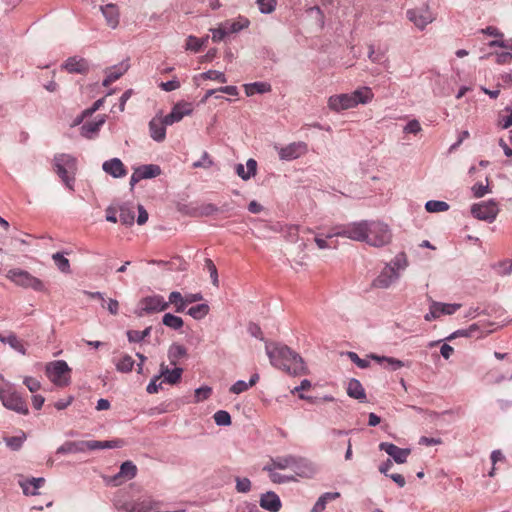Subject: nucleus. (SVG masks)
Segmentation results:
<instances>
[{
    "mask_svg": "<svg viewBox=\"0 0 512 512\" xmlns=\"http://www.w3.org/2000/svg\"><path fill=\"white\" fill-rule=\"evenodd\" d=\"M212 394V388L209 386H202L195 390L194 402L199 403L208 399Z\"/></svg>",
    "mask_w": 512,
    "mask_h": 512,
    "instance_id": "nucleus-52",
    "label": "nucleus"
},
{
    "mask_svg": "<svg viewBox=\"0 0 512 512\" xmlns=\"http://www.w3.org/2000/svg\"><path fill=\"white\" fill-rule=\"evenodd\" d=\"M187 313L196 320L203 319L209 313V306L205 303L192 306Z\"/></svg>",
    "mask_w": 512,
    "mask_h": 512,
    "instance_id": "nucleus-44",
    "label": "nucleus"
},
{
    "mask_svg": "<svg viewBox=\"0 0 512 512\" xmlns=\"http://www.w3.org/2000/svg\"><path fill=\"white\" fill-rule=\"evenodd\" d=\"M149 505L146 501L135 502L126 508L127 512H146L149 509Z\"/></svg>",
    "mask_w": 512,
    "mask_h": 512,
    "instance_id": "nucleus-62",
    "label": "nucleus"
},
{
    "mask_svg": "<svg viewBox=\"0 0 512 512\" xmlns=\"http://www.w3.org/2000/svg\"><path fill=\"white\" fill-rule=\"evenodd\" d=\"M259 504L261 508L269 512H278L282 507L279 496L272 491H268L262 494L260 497Z\"/></svg>",
    "mask_w": 512,
    "mask_h": 512,
    "instance_id": "nucleus-20",
    "label": "nucleus"
},
{
    "mask_svg": "<svg viewBox=\"0 0 512 512\" xmlns=\"http://www.w3.org/2000/svg\"><path fill=\"white\" fill-rule=\"evenodd\" d=\"M167 308L168 303H166L163 296L151 295L146 296L139 301L137 308L135 309V314L138 317H143L147 314L165 311Z\"/></svg>",
    "mask_w": 512,
    "mask_h": 512,
    "instance_id": "nucleus-11",
    "label": "nucleus"
},
{
    "mask_svg": "<svg viewBox=\"0 0 512 512\" xmlns=\"http://www.w3.org/2000/svg\"><path fill=\"white\" fill-rule=\"evenodd\" d=\"M422 130L420 122L416 119L410 120L403 128V132L407 134H418Z\"/></svg>",
    "mask_w": 512,
    "mask_h": 512,
    "instance_id": "nucleus-58",
    "label": "nucleus"
},
{
    "mask_svg": "<svg viewBox=\"0 0 512 512\" xmlns=\"http://www.w3.org/2000/svg\"><path fill=\"white\" fill-rule=\"evenodd\" d=\"M258 8L263 14H270L276 9V0H256Z\"/></svg>",
    "mask_w": 512,
    "mask_h": 512,
    "instance_id": "nucleus-49",
    "label": "nucleus"
},
{
    "mask_svg": "<svg viewBox=\"0 0 512 512\" xmlns=\"http://www.w3.org/2000/svg\"><path fill=\"white\" fill-rule=\"evenodd\" d=\"M223 24L227 27L228 34H229V33L239 32L240 30L248 27L249 21L247 19H245L243 23L226 21Z\"/></svg>",
    "mask_w": 512,
    "mask_h": 512,
    "instance_id": "nucleus-57",
    "label": "nucleus"
},
{
    "mask_svg": "<svg viewBox=\"0 0 512 512\" xmlns=\"http://www.w3.org/2000/svg\"><path fill=\"white\" fill-rule=\"evenodd\" d=\"M263 469L269 473V477L273 483L281 484L295 480L294 476H286L275 472L274 470L276 468L273 467L272 463L270 465H266Z\"/></svg>",
    "mask_w": 512,
    "mask_h": 512,
    "instance_id": "nucleus-39",
    "label": "nucleus"
},
{
    "mask_svg": "<svg viewBox=\"0 0 512 512\" xmlns=\"http://www.w3.org/2000/svg\"><path fill=\"white\" fill-rule=\"evenodd\" d=\"M105 116H99L95 121H90L81 126V135L85 138L92 139L97 135L100 128L105 123Z\"/></svg>",
    "mask_w": 512,
    "mask_h": 512,
    "instance_id": "nucleus-25",
    "label": "nucleus"
},
{
    "mask_svg": "<svg viewBox=\"0 0 512 512\" xmlns=\"http://www.w3.org/2000/svg\"><path fill=\"white\" fill-rule=\"evenodd\" d=\"M400 278V273L394 271L387 265L382 269L379 275L372 281V286L378 289H387Z\"/></svg>",
    "mask_w": 512,
    "mask_h": 512,
    "instance_id": "nucleus-15",
    "label": "nucleus"
},
{
    "mask_svg": "<svg viewBox=\"0 0 512 512\" xmlns=\"http://www.w3.org/2000/svg\"><path fill=\"white\" fill-rule=\"evenodd\" d=\"M347 355L349 359L361 369H365L370 365V361L368 359L360 358L355 352H348Z\"/></svg>",
    "mask_w": 512,
    "mask_h": 512,
    "instance_id": "nucleus-60",
    "label": "nucleus"
},
{
    "mask_svg": "<svg viewBox=\"0 0 512 512\" xmlns=\"http://www.w3.org/2000/svg\"><path fill=\"white\" fill-rule=\"evenodd\" d=\"M205 266L210 273V277H211L213 285L218 287L219 279H218V273H217V268H216L215 264L213 263V261L211 259L207 258L205 260Z\"/></svg>",
    "mask_w": 512,
    "mask_h": 512,
    "instance_id": "nucleus-56",
    "label": "nucleus"
},
{
    "mask_svg": "<svg viewBox=\"0 0 512 512\" xmlns=\"http://www.w3.org/2000/svg\"><path fill=\"white\" fill-rule=\"evenodd\" d=\"M166 303H168V306L170 304L173 305L175 312H177V313H182L186 309L185 295L183 296L178 291H172L169 294L168 301H166Z\"/></svg>",
    "mask_w": 512,
    "mask_h": 512,
    "instance_id": "nucleus-32",
    "label": "nucleus"
},
{
    "mask_svg": "<svg viewBox=\"0 0 512 512\" xmlns=\"http://www.w3.org/2000/svg\"><path fill=\"white\" fill-rule=\"evenodd\" d=\"M52 259L57 268L63 273H70L69 260L60 252L54 253Z\"/></svg>",
    "mask_w": 512,
    "mask_h": 512,
    "instance_id": "nucleus-46",
    "label": "nucleus"
},
{
    "mask_svg": "<svg viewBox=\"0 0 512 512\" xmlns=\"http://www.w3.org/2000/svg\"><path fill=\"white\" fill-rule=\"evenodd\" d=\"M245 93L247 96H252L255 93H267L271 91V85L267 82H254L244 85Z\"/></svg>",
    "mask_w": 512,
    "mask_h": 512,
    "instance_id": "nucleus-34",
    "label": "nucleus"
},
{
    "mask_svg": "<svg viewBox=\"0 0 512 512\" xmlns=\"http://www.w3.org/2000/svg\"><path fill=\"white\" fill-rule=\"evenodd\" d=\"M124 446L122 439H115L109 441H98V440H79V441H66L60 447L57 448V454H76L84 453L86 451L98 450V449H114L121 448Z\"/></svg>",
    "mask_w": 512,
    "mask_h": 512,
    "instance_id": "nucleus-3",
    "label": "nucleus"
},
{
    "mask_svg": "<svg viewBox=\"0 0 512 512\" xmlns=\"http://www.w3.org/2000/svg\"><path fill=\"white\" fill-rule=\"evenodd\" d=\"M274 468L291 469L297 476L310 478L316 472L315 465L307 458L295 455L277 456L271 459Z\"/></svg>",
    "mask_w": 512,
    "mask_h": 512,
    "instance_id": "nucleus-2",
    "label": "nucleus"
},
{
    "mask_svg": "<svg viewBox=\"0 0 512 512\" xmlns=\"http://www.w3.org/2000/svg\"><path fill=\"white\" fill-rule=\"evenodd\" d=\"M251 489V481L244 477V478H240V477H237L236 478V490L237 492L239 493H247L249 492Z\"/></svg>",
    "mask_w": 512,
    "mask_h": 512,
    "instance_id": "nucleus-59",
    "label": "nucleus"
},
{
    "mask_svg": "<svg viewBox=\"0 0 512 512\" xmlns=\"http://www.w3.org/2000/svg\"><path fill=\"white\" fill-rule=\"evenodd\" d=\"M425 209L431 213L444 212L449 209V205L445 201L429 200L425 204Z\"/></svg>",
    "mask_w": 512,
    "mask_h": 512,
    "instance_id": "nucleus-47",
    "label": "nucleus"
},
{
    "mask_svg": "<svg viewBox=\"0 0 512 512\" xmlns=\"http://www.w3.org/2000/svg\"><path fill=\"white\" fill-rule=\"evenodd\" d=\"M369 51H368V58L372 63H381L384 56H385V50H376L373 45H369Z\"/></svg>",
    "mask_w": 512,
    "mask_h": 512,
    "instance_id": "nucleus-53",
    "label": "nucleus"
},
{
    "mask_svg": "<svg viewBox=\"0 0 512 512\" xmlns=\"http://www.w3.org/2000/svg\"><path fill=\"white\" fill-rule=\"evenodd\" d=\"M369 357L379 363H384V367L392 371H396L405 366L403 361L393 357L378 356L376 354H371Z\"/></svg>",
    "mask_w": 512,
    "mask_h": 512,
    "instance_id": "nucleus-29",
    "label": "nucleus"
},
{
    "mask_svg": "<svg viewBox=\"0 0 512 512\" xmlns=\"http://www.w3.org/2000/svg\"><path fill=\"white\" fill-rule=\"evenodd\" d=\"M142 179H150L161 174V168L155 164L142 165L136 168Z\"/></svg>",
    "mask_w": 512,
    "mask_h": 512,
    "instance_id": "nucleus-38",
    "label": "nucleus"
},
{
    "mask_svg": "<svg viewBox=\"0 0 512 512\" xmlns=\"http://www.w3.org/2000/svg\"><path fill=\"white\" fill-rule=\"evenodd\" d=\"M408 265L407 258L405 253H399L397 254L390 263L387 264L388 267L393 268L394 271H397L400 273V271H403L406 269Z\"/></svg>",
    "mask_w": 512,
    "mask_h": 512,
    "instance_id": "nucleus-45",
    "label": "nucleus"
},
{
    "mask_svg": "<svg viewBox=\"0 0 512 512\" xmlns=\"http://www.w3.org/2000/svg\"><path fill=\"white\" fill-rule=\"evenodd\" d=\"M23 382L27 386L29 391L33 392V393L38 391L40 389V387H41L40 382L37 379L33 378V377H25Z\"/></svg>",
    "mask_w": 512,
    "mask_h": 512,
    "instance_id": "nucleus-64",
    "label": "nucleus"
},
{
    "mask_svg": "<svg viewBox=\"0 0 512 512\" xmlns=\"http://www.w3.org/2000/svg\"><path fill=\"white\" fill-rule=\"evenodd\" d=\"M187 355V349L178 343H173L168 350V359L174 366L177 365L180 358Z\"/></svg>",
    "mask_w": 512,
    "mask_h": 512,
    "instance_id": "nucleus-31",
    "label": "nucleus"
},
{
    "mask_svg": "<svg viewBox=\"0 0 512 512\" xmlns=\"http://www.w3.org/2000/svg\"><path fill=\"white\" fill-rule=\"evenodd\" d=\"M433 307L437 310V317L439 318L441 315H452L454 314L460 307V304H446L440 302H432Z\"/></svg>",
    "mask_w": 512,
    "mask_h": 512,
    "instance_id": "nucleus-37",
    "label": "nucleus"
},
{
    "mask_svg": "<svg viewBox=\"0 0 512 512\" xmlns=\"http://www.w3.org/2000/svg\"><path fill=\"white\" fill-rule=\"evenodd\" d=\"M182 372V368L175 367L174 369L170 370L167 366L161 364L160 377H163L164 382L169 384H176L180 381Z\"/></svg>",
    "mask_w": 512,
    "mask_h": 512,
    "instance_id": "nucleus-28",
    "label": "nucleus"
},
{
    "mask_svg": "<svg viewBox=\"0 0 512 512\" xmlns=\"http://www.w3.org/2000/svg\"><path fill=\"white\" fill-rule=\"evenodd\" d=\"M103 170L114 178L124 177L127 174L124 164L119 158H112L102 165Z\"/></svg>",
    "mask_w": 512,
    "mask_h": 512,
    "instance_id": "nucleus-22",
    "label": "nucleus"
},
{
    "mask_svg": "<svg viewBox=\"0 0 512 512\" xmlns=\"http://www.w3.org/2000/svg\"><path fill=\"white\" fill-rule=\"evenodd\" d=\"M129 68L128 61H123L117 65L106 69V78L103 80V86L108 87L110 84L118 80Z\"/></svg>",
    "mask_w": 512,
    "mask_h": 512,
    "instance_id": "nucleus-19",
    "label": "nucleus"
},
{
    "mask_svg": "<svg viewBox=\"0 0 512 512\" xmlns=\"http://www.w3.org/2000/svg\"><path fill=\"white\" fill-rule=\"evenodd\" d=\"M213 42L222 41L228 35L227 27L222 23L219 27L210 29Z\"/></svg>",
    "mask_w": 512,
    "mask_h": 512,
    "instance_id": "nucleus-55",
    "label": "nucleus"
},
{
    "mask_svg": "<svg viewBox=\"0 0 512 512\" xmlns=\"http://www.w3.org/2000/svg\"><path fill=\"white\" fill-rule=\"evenodd\" d=\"M218 212H219V208L216 205L211 204V203L204 204L200 207V215H202V216H211Z\"/></svg>",
    "mask_w": 512,
    "mask_h": 512,
    "instance_id": "nucleus-63",
    "label": "nucleus"
},
{
    "mask_svg": "<svg viewBox=\"0 0 512 512\" xmlns=\"http://www.w3.org/2000/svg\"><path fill=\"white\" fill-rule=\"evenodd\" d=\"M70 373L71 369L64 360H56L46 366V375L56 386H67L70 383Z\"/></svg>",
    "mask_w": 512,
    "mask_h": 512,
    "instance_id": "nucleus-9",
    "label": "nucleus"
},
{
    "mask_svg": "<svg viewBox=\"0 0 512 512\" xmlns=\"http://www.w3.org/2000/svg\"><path fill=\"white\" fill-rule=\"evenodd\" d=\"M471 190L475 198H482L483 196L490 192V187L488 183H476L472 186Z\"/></svg>",
    "mask_w": 512,
    "mask_h": 512,
    "instance_id": "nucleus-54",
    "label": "nucleus"
},
{
    "mask_svg": "<svg viewBox=\"0 0 512 512\" xmlns=\"http://www.w3.org/2000/svg\"><path fill=\"white\" fill-rule=\"evenodd\" d=\"M406 16L420 30L434 21V17L427 6L409 9Z\"/></svg>",
    "mask_w": 512,
    "mask_h": 512,
    "instance_id": "nucleus-13",
    "label": "nucleus"
},
{
    "mask_svg": "<svg viewBox=\"0 0 512 512\" xmlns=\"http://www.w3.org/2000/svg\"><path fill=\"white\" fill-rule=\"evenodd\" d=\"M207 41L208 36L204 38H197L193 35H190L186 39L185 50L197 53L202 49L203 46H205Z\"/></svg>",
    "mask_w": 512,
    "mask_h": 512,
    "instance_id": "nucleus-36",
    "label": "nucleus"
},
{
    "mask_svg": "<svg viewBox=\"0 0 512 512\" xmlns=\"http://www.w3.org/2000/svg\"><path fill=\"white\" fill-rule=\"evenodd\" d=\"M368 220H361L350 222L347 224L334 226L329 233L326 234V238L332 237H344L353 241L364 242L365 229H367Z\"/></svg>",
    "mask_w": 512,
    "mask_h": 512,
    "instance_id": "nucleus-6",
    "label": "nucleus"
},
{
    "mask_svg": "<svg viewBox=\"0 0 512 512\" xmlns=\"http://www.w3.org/2000/svg\"><path fill=\"white\" fill-rule=\"evenodd\" d=\"M25 440H26V434L22 431L17 436H11V437L4 438V442L7 445V447L13 451L19 450L22 447Z\"/></svg>",
    "mask_w": 512,
    "mask_h": 512,
    "instance_id": "nucleus-41",
    "label": "nucleus"
},
{
    "mask_svg": "<svg viewBox=\"0 0 512 512\" xmlns=\"http://www.w3.org/2000/svg\"><path fill=\"white\" fill-rule=\"evenodd\" d=\"M0 400L9 410L26 415L28 407L23 398L13 390L10 384L0 386Z\"/></svg>",
    "mask_w": 512,
    "mask_h": 512,
    "instance_id": "nucleus-8",
    "label": "nucleus"
},
{
    "mask_svg": "<svg viewBox=\"0 0 512 512\" xmlns=\"http://www.w3.org/2000/svg\"><path fill=\"white\" fill-rule=\"evenodd\" d=\"M63 67L69 73L85 74L89 70V63L84 58L70 57L65 61Z\"/></svg>",
    "mask_w": 512,
    "mask_h": 512,
    "instance_id": "nucleus-23",
    "label": "nucleus"
},
{
    "mask_svg": "<svg viewBox=\"0 0 512 512\" xmlns=\"http://www.w3.org/2000/svg\"><path fill=\"white\" fill-rule=\"evenodd\" d=\"M470 211L474 218L481 221H486L488 223H492L495 221L500 209L498 203L495 200L491 199L488 201L474 203L471 206Z\"/></svg>",
    "mask_w": 512,
    "mask_h": 512,
    "instance_id": "nucleus-10",
    "label": "nucleus"
},
{
    "mask_svg": "<svg viewBox=\"0 0 512 512\" xmlns=\"http://www.w3.org/2000/svg\"><path fill=\"white\" fill-rule=\"evenodd\" d=\"M134 211L126 205L119 207V220L122 224L130 226L134 223Z\"/></svg>",
    "mask_w": 512,
    "mask_h": 512,
    "instance_id": "nucleus-43",
    "label": "nucleus"
},
{
    "mask_svg": "<svg viewBox=\"0 0 512 512\" xmlns=\"http://www.w3.org/2000/svg\"><path fill=\"white\" fill-rule=\"evenodd\" d=\"M328 108L334 112H341L355 107V101L351 93L332 95L327 101Z\"/></svg>",
    "mask_w": 512,
    "mask_h": 512,
    "instance_id": "nucleus-14",
    "label": "nucleus"
},
{
    "mask_svg": "<svg viewBox=\"0 0 512 512\" xmlns=\"http://www.w3.org/2000/svg\"><path fill=\"white\" fill-rule=\"evenodd\" d=\"M392 232L389 226L381 221L368 220L364 242L373 247H383L391 242Z\"/></svg>",
    "mask_w": 512,
    "mask_h": 512,
    "instance_id": "nucleus-5",
    "label": "nucleus"
},
{
    "mask_svg": "<svg viewBox=\"0 0 512 512\" xmlns=\"http://www.w3.org/2000/svg\"><path fill=\"white\" fill-rule=\"evenodd\" d=\"M379 449L385 451L393 460L398 464H403L407 461L411 450L408 448H400L393 443L382 442L379 444Z\"/></svg>",
    "mask_w": 512,
    "mask_h": 512,
    "instance_id": "nucleus-16",
    "label": "nucleus"
},
{
    "mask_svg": "<svg viewBox=\"0 0 512 512\" xmlns=\"http://www.w3.org/2000/svg\"><path fill=\"white\" fill-rule=\"evenodd\" d=\"M191 112L192 108L190 104H176L172 108L171 112L162 118L164 119V123L172 125L181 121L184 116L191 114Z\"/></svg>",
    "mask_w": 512,
    "mask_h": 512,
    "instance_id": "nucleus-17",
    "label": "nucleus"
},
{
    "mask_svg": "<svg viewBox=\"0 0 512 512\" xmlns=\"http://www.w3.org/2000/svg\"><path fill=\"white\" fill-rule=\"evenodd\" d=\"M352 98L355 101V107L359 104H367L374 98V93L370 87L364 86L351 92Z\"/></svg>",
    "mask_w": 512,
    "mask_h": 512,
    "instance_id": "nucleus-27",
    "label": "nucleus"
},
{
    "mask_svg": "<svg viewBox=\"0 0 512 512\" xmlns=\"http://www.w3.org/2000/svg\"><path fill=\"white\" fill-rule=\"evenodd\" d=\"M265 350L271 365L274 367L282 369L292 375H302L306 373V366L303 359L288 346L267 342Z\"/></svg>",
    "mask_w": 512,
    "mask_h": 512,
    "instance_id": "nucleus-1",
    "label": "nucleus"
},
{
    "mask_svg": "<svg viewBox=\"0 0 512 512\" xmlns=\"http://www.w3.org/2000/svg\"><path fill=\"white\" fill-rule=\"evenodd\" d=\"M54 171L70 190H74L77 160L70 154H57L53 159Z\"/></svg>",
    "mask_w": 512,
    "mask_h": 512,
    "instance_id": "nucleus-4",
    "label": "nucleus"
},
{
    "mask_svg": "<svg viewBox=\"0 0 512 512\" xmlns=\"http://www.w3.org/2000/svg\"><path fill=\"white\" fill-rule=\"evenodd\" d=\"M6 277L15 285L24 289H32L36 292L46 291L44 282L26 270L20 268L10 269L6 274Z\"/></svg>",
    "mask_w": 512,
    "mask_h": 512,
    "instance_id": "nucleus-7",
    "label": "nucleus"
},
{
    "mask_svg": "<svg viewBox=\"0 0 512 512\" xmlns=\"http://www.w3.org/2000/svg\"><path fill=\"white\" fill-rule=\"evenodd\" d=\"M0 341L4 344H8L11 348L23 355L26 353L24 344L14 333H10L6 336L0 335Z\"/></svg>",
    "mask_w": 512,
    "mask_h": 512,
    "instance_id": "nucleus-33",
    "label": "nucleus"
},
{
    "mask_svg": "<svg viewBox=\"0 0 512 512\" xmlns=\"http://www.w3.org/2000/svg\"><path fill=\"white\" fill-rule=\"evenodd\" d=\"M162 323L166 327H169V328H171L173 330H179L184 325L183 319L181 317L176 316V315L171 314V313L164 314V316L162 318Z\"/></svg>",
    "mask_w": 512,
    "mask_h": 512,
    "instance_id": "nucleus-40",
    "label": "nucleus"
},
{
    "mask_svg": "<svg viewBox=\"0 0 512 512\" xmlns=\"http://www.w3.org/2000/svg\"><path fill=\"white\" fill-rule=\"evenodd\" d=\"M236 174L244 181L254 177L257 172V162L255 159L250 158L247 160L246 165L238 163L235 165Z\"/></svg>",
    "mask_w": 512,
    "mask_h": 512,
    "instance_id": "nucleus-24",
    "label": "nucleus"
},
{
    "mask_svg": "<svg viewBox=\"0 0 512 512\" xmlns=\"http://www.w3.org/2000/svg\"><path fill=\"white\" fill-rule=\"evenodd\" d=\"M214 421L218 426H228L231 424V416L225 410L217 411L214 416Z\"/></svg>",
    "mask_w": 512,
    "mask_h": 512,
    "instance_id": "nucleus-50",
    "label": "nucleus"
},
{
    "mask_svg": "<svg viewBox=\"0 0 512 512\" xmlns=\"http://www.w3.org/2000/svg\"><path fill=\"white\" fill-rule=\"evenodd\" d=\"M101 12L106 19V23L111 28H116L119 24V9L115 4L101 6Z\"/></svg>",
    "mask_w": 512,
    "mask_h": 512,
    "instance_id": "nucleus-26",
    "label": "nucleus"
},
{
    "mask_svg": "<svg viewBox=\"0 0 512 512\" xmlns=\"http://www.w3.org/2000/svg\"><path fill=\"white\" fill-rule=\"evenodd\" d=\"M166 126L162 117H154L149 122L150 136L157 142H162L166 138Z\"/></svg>",
    "mask_w": 512,
    "mask_h": 512,
    "instance_id": "nucleus-21",
    "label": "nucleus"
},
{
    "mask_svg": "<svg viewBox=\"0 0 512 512\" xmlns=\"http://www.w3.org/2000/svg\"><path fill=\"white\" fill-rule=\"evenodd\" d=\"M249 388L248 382L238 380L230 387L229 391L233 394H240L247 391Z\"/></svg>",
    "mask_w": 512,
    "mask_h": 512,
    "instance_id": "nucleus-61",
    "label": "nucleus"
},
{
    "mask_svg": "<svg viewBox=\"0 0 512 512\" xmlns=\"http://www.w3.org/2000/svg\"><path fill=\"white\" fill-rule=\"evenodd\" d=\"M281 160L291 161L305 155L308 145L305 142H293L283 147H275Z\"/></svg>",
    "mask_w": 512,
    "mask_h": 512,
    "instance_id": "nucleus-12",
    "label": "nucleus"
},
{
    "mask_svg": "<svg viewBox=\"0 0 512 512\" xmlns=\"http://www.w3.org/2000/svg\"><path fill=\"white\" fill-rule=\"evenodd\" d=\"M151 330L152 328L150 326L145 328L143 331L129 330L127 331L128 340L130 342H141L150 335Z\"/></svg>",
    "mask_w": 512,
    "mask_h": 512,
    "instance_id": "nucleus-48",
    "label": "nucleus"
},
{
    "mask_svg": "<svg viewBox=\"0 0 512 512\" xmlns=\"http://www.w3.org/2000/svg\"><path fill=\"white\" fill-rule=\"evenodd\" d=\"M136 474V465L131 461H125L121 464L119 472L113 477V481L116 485H119L124 481L133 479Z\"/></svg>",
    "mask_w": 512,
    "mask_h": 512,
    "instance_id": "nucleus-18",
    "label": "nucleus"
},
{
    "mask_svg": "<svg viewBox=\"0 0 512 512\" xmlns=\"http://www.w3.org/2000/svg\"><path fill=\"white\" fill-rule=\"evenodd\" d=\"M115 366L117 371L128 373L131 372L134 367V360L130 355L125 354L115 363Z\"/></svg>",
    "mask_w": 512,
    "mask_h": 512,
    "instance_id": "nucleus-42",
    "label": "nucleus"
},
{
    "mask_svg": "<svg viewBox=\"0 0 512 512\" xmlns=\"http://www.w3.org/2000/svg\"><path fill=\"white\" fill-rule=\"evenodd\" d=\"M347 394L354 399L365 401L366 393L365 390L357 379H351L348 383Z\"/></svg>",
    "mask_w": 512,
    "mask_h": 512,
    "instance_id": "nucleus-30",
    "label": "nucleus"
},
{
    "mask_svg": "<svg viewBox=\"0 0 512 512\" xmlns=\"http://www.w3.org/2000/svg\"><path fill=\"white\" fill-rule=\"evenodd\" d=\"M201 77L203 79L214 80V81H218L220 83L227 82V78H226L225 74L223 72H220L217 70H208V71L202 73Z\"/></svg>",
    "mask_w": 512,
    "mask_h": 512,
    "instance_id": "nucleus-51",
    "label": "nucleus"
},
{
    "mask_svg": "<svg viewBox=\"0 0 512 512\" xmlns=\"http://www.w3.org/2000/svg\"><path fill=\"white\" fill-rule=\"evenodd\" d=\"M44 482V478H32L26 482L21 483V487L25 495H36L37 490L42 487Z\"/></svg>",
    "mask_w": 512,
    "mask_h": 512,
    "instance_id": "nucleus-35",
    "label": "nucleus"
}]
</instances>
